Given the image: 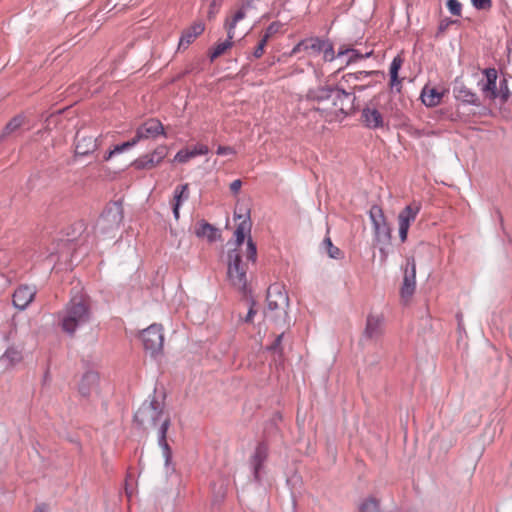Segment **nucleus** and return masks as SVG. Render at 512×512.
<instances>
[{"label": "nucleus", "instance_id": "nucleus-1", "mask_svg": "<svg viewBox=\"0 0 512 512\" xmlns=\"http://www.w3.org/2000/svg\"><path fill=\"white\" fill-rule=\"evenodd\" d=\"M307 99L317 102L314 109L331 122L340 114L347 115L352 110L355 97L341 87H319L309 90Z\"/></svg>", "mask_w": 512, "mask_h": 512}, {"label": "nucleus", "instance_id": "nucleus-2", "mask_svg": "<svg viewBox=\"0 0 512 512\" xmlns=\"http://www.w3.org/2000/svg\"><path fill=\"white\" fill-rule=\"evenodd\" d=\"M91 301L86 295H76L71 298L61 317V327L64 332L74 335L77 328L88 323L91 319Z\"/></svg>", "mask_w": 512, "mask_h": 512}, {"label": "nucleus", "instance_id": "nucleus-3", "mask_svg": "<svg viewBox=\"0 0 512 512\" xmlns=\"http://www.w3.org/2000/svg\"><path fill=\"white\" fill-rule=\"evenodd\" d=\"M267 310L265 316L276 324L287 323L289 297L286 291L279 284H272L267 289L266 295Z\"/></svg>", "mask_w": 512, "mask_h": 512}, {"label": "nucleus", "instance_id": "nucleus-4", "mask_svg": "<svg viewBox=\"0 0 512 512\" xmlns=\"http://www.w3.org/2000/svg\"><path fill=\"white\" fill-rule=\"evenodd\" d=\"M123 220L122 200L109 204L95 224L96 234L105 238H114Z\"/></svg>", "mask_w": 512, "mask_h": 512}, {"label": "nucleus", "instance_id": "nucleus-5", "mask_svg": "<svg viewBox=\"0 0 512 512\" xmlns=\"http://www.w3.org/2000/svg\"><path fill=\"white\" fill-rule=\"evenodd\" d=\"M157 390L149 401L143 402L134 415V421L142 428L155 427L164 415L165 393H161V399L156 396Z\"/></svg>", "mask_w": 512, "mask_h": 512}, {"label": "nucleus", "instance_id": "nucleus-6", "mask_svg": "<svg viewBox=\"0 0 512 512\" xmlns=\"http://www.w3.org/2000/svg\"><path fill=\"white\" fill-rule=\"evenodd\" d=\"M228 269L227 277L230 284L240 291L244 296H247L248 281H247V268L242 263V257L237 248L228 251Z\"/></svg>", "mask_w": 512, "mask_h": 512}, {"label": "nucleus", "instance_id": "nucleus-7", "mask_svg": "<svg viewBox=\"0 0 512 512\" xmlns=\"http://www.w3.org/2000/svg\"><path fill=\"white\" fill-rule=\"evenodd\" d=\"M246 17V11L241 8L234 13L231 19H227L225 22V28L227 30V39L223 42L217 43L209 52V59L213 62L218 57L225 54L234 44L235 28L239 21Z\"/></svg>", "mask_w": 512, "mask_h": 512}, {"label": "nucleus", "instance_id": "nucleus-8", "mask_svg": "<svg viewBox=\"0 0 512 512\" xmlns=\"http://www.w3.org/2000/svg\"><path fill=\"white\" fill-rule=\"evenodd\" d=\"M141 339L145 350L149 351L151 356L156 357L162 353L164 335L160 324H152L144 329L141 333Z\"/></svg>", "mask_w": 512, "mask_h": 512}, {"label": "nucleus", "instance_id": "nucleus-9", "mask_svg": "<svg viewBox=\"0 0 512 512\" xmlns=\"http://www.w3.org/2000/svg\"><path fill=\"white\" fill-rule=\"evenodd\" d=\"M160 135L166 137L164 126L158 119L150 118L137 127L135 136L127 143L133 147L142 140L155 139Z\"/></svg>", "mask_w": 512, "mask_h": 512}, {"label": "nucleus", "instance_id": "nucleus-10", "mask_svg": "<svg viewBox=\"0 0 512 512\" xmlns=\"http://www.w3.org/2000/svg\"><path fill=\"white\" fill-rule=\"evenodd\" d=\"M369 214L373 224L376 241L382 244L389 243L391 240V229L386 222L382 208L378 205H373Z\"/></svg>", "mask_w": 512, "mask_h": 512}, {"label": "nucleus", "instance_id": "nucleus-11", "mask_svg": "<svg viewBox=\"0 0 512 512\" xmlns=\"http://www.w3.org/2000/svg\"><path fill=\"white\" fill-rule=\"evenodd\" d=\"M234 216L237 219H241V222L237 225L234 232L235 244L240 247L246 238V235H250L252 223L250 220V209L245 204H236Z\"/></svg>", "mask_w": 512, "mask_h": 512}, {"label": "nucleus", "instance_id": "nucleus-12", "mask_svg": "<svg viewBox=\"0 0 512 512\" xmlns=\"http://www.w3.org/2000/svg\"><path fill=\"white\" fill-rule=\"evenodd\" d=\"M85 230L86 224L83 221H78L72 224L66 233L67 238L60 240L59 246H61V249L58 253L61 255L66 253L68 255L72 249V245H76L75 243L80 240Z\"/></svg>", "mask_w": 512, "mask_h": 512}, {"label": "nucleus", "instance_id": "nucleus-13", "mask_svg": "<svg viewBox=\"0 0 512 512\" xmlns=\"http://www.w3.org/2000/svg\"><path fill=\"white\" fill-rule=\"evenodd\" d=\"M416 287V263L414 257H407L406 268L404 271L403 284L401 287V296L403 298L411 297Z\"/></svg>", "mask_w": 512, "mask_h": 512}, {"label": "nucleus", "instance_id": "nucleus-14", "mask_svg": "<svg viewBox=\"0 0 512 512\" xmlns=\"http://www.w3.org/2000/svg\"><path fill=\"white\" fill-rule=\"evenodd\" d=\"M167 155V148L164 145L158 146L150 155H144L136 159L132 165L136 169H151L159 164Z\"/></svg>", "mask_w": 512, "mask_h": 512}, {"label": "nucleus", "instance_id": "nucleus-15", "mask_svg": "<svg viewBox=\"0 0 512 512\" xmlns=\"http://www.w3.org/2000/svg\"><path fill=\"white\" fill-rule=\"evenodd\" d=\"M268 457V446L265 442H260L256 446L253 455L250 458V466L255 481H260V471Z\"/></svg>", "mask_w": 512, "mask_h": 512}, {"label": "nucleus", "instance_id": "nucleus-16", "mask_svg": "<svg viewBox=\"0 0 512 512\" xmlns=\"http://www.w3.org/2000/svg\"><path fill=\"white\" fill-rule=\"evenodd\" d=\"M322 42L323 39L319 37H309L303 39L294 46L290 52V55H296L300 52H305L309 56H317L321 53Z\"/></svg>", "mask_w": 512, "mask_h": 512}, {"label": "nucleus", "instance_id": "nucleus-17", "mask_svg": "<svg viewBox=\"0 0 512 512\" xmlns=\"http://www.w3.org/2000/svg\"><path fill=\"white\" fill-rule=\"evenodd\" d=\"M36 289L29 285L19 286L13 294V304L16 308L24 310L33 301Z\"/></svg>", "mask_w": 512, "mask_h": 512}, {"label": "nucleus", "instance_id": "nucleus-18", "mask_svg": "<svg viewBox=\"0 0 512 512\" xmlns=\"http://www.w3.org/2000/svg\"><path fill=\"white\" fill-rule=\"evenodd\" d=\"M171 425L169 416H166L158 429V444L163 450L165 465L169 466L172 460V450L167 442V431Z\"/></svg>", "mask_w": 512, "mask_h": 512}, {"label": "nucleus", "instance_id": "nucleus-19", "mask_svg": "<svg viewBox=\"0 0 512 512\" xmlns=\"http://www.w3.org/2000/svg\"><path fill=\"white\" fill-rule=\"evenodd\" d=\"M363 124L369 129H378L384 126V119L380 111L375 107L367 106L361 113Z\"/></svg>", "mask_w": 512, "mask_h": 512}, {"label": "nucleus", "instance_id": "nucleus-20", "mask_svg": "<svg viewBox=\"0 0 512 512\" xmlns=\"http://www.w3.org/2000/svg\"><path fill=\"white\" fill-rule=\"evenodd\" d=\"M194 233L198 238L207 239L210 243L221 238L220 230L205 220H200L196 223Z\"/></svg>", "mask_w": 512, "mask_h": 512}, {"label": "nucleus", "instance_id": "nucleus-21", "mask_svg": "<svg viewBox=\"0 0 512 512\" xmlns=\"http://www.w3.org/2000/svg\"><path fill=\"white\" fill-rule=\"evenodd\" d=\"M383 317L369 314L366 320V327L363 337L369 340L378 339L383 333Z\"/></svg>", "mask_w": 512, "mask_h": 512}, {"label": "nucleus", "instance_id": "nucleus-22", "mask_svg": "<svg viewBox=\"0 0 512 512\" xmlns=\"http://www.w3.org/2000/svg\"><path fill=\"white\" fill-rule=\"evenodd\" d=\"M99 383V375L95 371H87L81 378L78 391L84 398L90 397L96 391Z\"/></svg>", "mask_w": 512, "mask_h": 512}, {"label": "nucleus", "instance_id": "nucleus-23", "mask_svg": "<svg viewBox=\"0 0 512 512\" xmlns=\"http://www.w3.org/2000/svg\"><path fill=\"white\" fill-rule=\"evenodd\" d=\"M75 141V151L77 155H88L89 153L95 151L98 147L97 138L85 135L82 132H78L76 134Z\"/></svg>", "mask_w": 512, "mask_h": 512}, {"label": "nucleus", "instance_id": "nucleus-24", "mask_svg": "<svg viewBox=\"0 0 512 512\" xmlns=\"http://www.w3.org/2000/svg\"><path fill=\"white\" fill-rule=\"evenodd\" d=\"M209 152V148L204 144H197L192 148H186L178 151L174 157V161L179 163H186L190 159L199 156L205 155Z\"/></svg>", "mask_w": 512, "mask_h": 512}, {"label": "nucleus", "instance_id": "nucleus-25", "mask_svg": "<svg viewBox=\"0 0 512 512\" xmlns=\"http://www.w3.org/2000/svg\"><path fill=\"white\" fill-rule=\"evenodd\" d=\"M205 26L198 22L186 29L179 40L178 48L186 49L199 35L203 33Z\"/></svg>", "mask_w": 512, "mask_h": 512}, {"label": "nucleus", "instance_id": "nucleus-26", "mask_svg": "<svg viewBox=\"0 0 512 512\" xmlns=\"http://www.w3.org/2000/svg\"><path fill=\"white\" fill-rule=\"evenodd\" d=\"M23 359L22 352L18 350L16 347H9L5 353L0 357V368L6 370L17 363L21 362Z\"/></svg>", "mask_w": 512, "mask_h": 512}, {"label": "nucleus", "instance_id": "nucleus-27", "mask_svg": "<svg viewBox=\"0 0 512 512\" xmlns=\"http://www.w3.org/2000/svg\"><path fill=\"white\" fill-rule=\"evenodd\" d=\"M444 93L438 91L436 88H429L425 86L421 92V100L427 107H435L440 104Z\"/></svg>", "mask_w": 512, "mask_h": 512}, {"label": "nucleus", "instance_id": "nucleus-28", "mask_svg": "<svg viewBox=\"0 0 512 512\" xmlns=\"http://www.w3.org/2000/svg\"><path fill=\"white\" fill-rule=\"evenodd\" d=\"M484 73L487 78V83L483 86L482 91L490 99H495L497 97V89H496L497 71L494 68H488V69H485Z\"/></svg>", "mask_w": 512, "mask_h": 512}, {"label": "nucleus", "instance_id": "nucleus-29", "mask_svg": "<svg viewBox=\"0 0 512 512\" xmlns=\"http://www.w3.org/2000/svg\"><path fill=\"white\" fill-rule=\"evenodd\" d=\"M455 98L465 104L479 105L477 95L464 85L456 86L454 88Z\"/></svg>", "mask_w": 512, "mask_h": 512}, {"label": "nucleus", "instance_id": "nucleus-30", "mask_svg": "<svg viewBox=\"0 0 512 512\" xmlns=\"http://www.w3.org/2000/svg\"><path fill=\"white\" fill-rule=\"evenodd\" d=\"M372 54H373V50L367 51L365 53H361L360 51H358L356 49L342 46L338 50L337 57L349 55V58L347 60V65H348V64L354 63L358 60L369 58L370 56H372Z\"/></svg>", "mask_w": 512, "mask_h": 512}, {"label": "nucleus", "instance_id": "nucleus-31", "mask_svg": "<svg viewBox=\"0 0 512 512\" xmlns=\"http://www.w3.org/2000/svg\"><path fill=\"white\" fill-rule=\"evenodd\" d=\"M403 62V58L400 55H397L393 58L390 65V86L392 88L396 87L397 91H400L401 87V80L398 77V72L401 69Z\"/></svg>", "mask_w": 512, "mask_h": 512}, {"label": "nucleus", "instance_id": "nucleus-32", "mask_svg": "<svg viewBox=\"0 0 512 512\" xmlns=\"http://www.w3.org/2000/svg\"><path fill=\"white\" fill-rule=\"evenodd\" d=\"M420 211V205L417 203H411L407 205L398 216V222L404 223L406 222L409 226L410 223L413 222Z\"/></svg>", "mask_w": 512, "mask_h": 512}, {"label": "nucleus", "instance_id": "nucleus-33", "mask_svg": "<svg viewBox=\"0 0 512 512\" xmlns=\"http://www.w3.org/2000/svg\"><path fill=\"white\" fill-rule=\"evenodd\" d=\"M375 71H358V72H355V73H347L345 75H343L342 77V80H341V83H346L348 84V86H352L354 89L357 88V85H356V82L359 81V80H362L372 74H374Z\"/></svg>", "mask_w": 512, "mask_h": 512}, {"label": "nucleus", "instance_id": "nucleus-34", "mask_svg": "<svg viewBox=\"0 0 512 512\" xmlns=\"http://www.w3.org/2000/svg\"><path fill=\"white\" fill-rule=\"evenodd\" d=\"M24 123V117L22 115H17L13 117L4 127L2 134L0 135L1 138H4L13 132H15L17 129H19Z\"/></svg>", "mask_w": 512, "mask_h": 512}, {"label": "nucleus", "instance_id": "nucleus-35", "mask_svg": "<svg viewBox=\"0 0 512 512\" xmlns=\"http://www.w3.org/2000/svg\"><path fill=\"white\" fill-rule=\"evenodd\" d=\"M358 512H380L379 501L375 497H368L359 505Z\"/></svg>", "mask_w": 512, "mask_h": 512}, {"label": "nucleus", "instance_id": "nucleus-36", "mask_svg": "<svg viewBox=\"0 0 512 512\" xmlns=\"http://www.w3.org/2000/svg\"><path fill=\"white\" fill-rule=\"evenodd\" d=\"M322 244L330 258H333V259L343 258V252L338 247H335L333 245L330 237H328V236L325 237Z\"/></svg>", "mask_w": 512, "mask_h": 512}, {"label": "nucleus", "instance_id": "nucleus-37", "mask_svg": "<svg viewBox=\"0 0 512 512\" xmlns=\"http://www.w3.org/2000/svg\"><path fill=\"white\" fill-rule=\"evenodd\" d=\"M321 53H323L324 61L331 62L335 59L333 44L329 40H324L321 45Z\"/></svg>", "mask_w": 512, "mask_h": 512}, {"label": "nucleus", "instance_id": "nucleus-38", "mask_svg": "<svg viewBox=\"0 0 512 512\" xmlns=\"http://www.w3.org/2000/svg\"><path fill=\"white\" fill-rule=\"evenodd\" d=\"M246 258L248 261H251L253 263H255L257 259L256 244L250 236L247 239Z\"/></svg>", "mask_w": 512, "mask_h": 512}, {"label": "nucleus", "instance_id": "nucleus-39", "mask_svg": "<svg viewBox=\"0 0 512 512\" xmlns=\"http://www.w3.org/2000/svg\"><path fill=\"white\" fill-rule=\"evenodd\" d=\"M189 194H175L173 198V215L176 220L179 219V208L183 201L188 199Z\"/></svg>", "mask_w": 512, "mask_h": 512}, {"label": "nucleus", "instance_id": "nucleus-40", "mask_svg": "<svg viewBox=\"0 0 512 512\" xmlns=\"http://www.w3.org/2000/svg\"><path fill=\"white\" fill-rule=\"evenodd\" d=\"M129 148H131V143H127V141L122 144L116 145L112 150L108 151L104 155V161L110 160L113 155L121 153Z\"/></svg>", "mask_w": 512, "mask_h": 512}, {"label": "nucleus", "instance_id": "nucleus-41", "mask_svg": "<svg viewBox=\"0 0 512 512\" xmlns=\"http://www.w3.org/2000/svg\"><path fill=\"white\" fill-rule=\"evenodd\" d=\"M207 1L209 2V9L207 12V16L209 19H212L218 13V11L222 5V0H207Z\"/></svg>", "mask_w": 512, "mask_h": 512}, {"label": "nucleus", "instance_id": "nucleus-42", "mask_svg": "<svg viewBox=\"0 0 512 512\" xmlns=\"http://www.w3.org/2000/svg\"><path fill=\"white\" fill-rule=\"evenodd\" d=\"M446 4L451 14L455 16H461L462 5L458 0H447Z\"/></svg>", "mask_w": 512, "mask_h": 512}, {"label": "nucleus", "instance_id": "nucleus-43", "mask_svg": "<svg viewBox=\"0 0 512 512\" xmlns=\"http://www.w3.org/2000/svg\"><path fill=\"white\" fill-rule=\"evenodd\" d=\"M284 337V332L280 333L274 340V342L267 348L270 351L278 353L279 357L282 356L281 342Z\"/></svg>", "mask_w": 512, "mask_h": 512}, {"label": "nucleus", "instance_id": "nucleus-44", "mask_svg": "<svg viewBox=\"0 0 512 512\" xmlns=\"http://www.w3.org/2000/svg\"><path fill=\"white\" fill-rule=\"evenodd\" d=\"M268 42V35H263L257 45V47L255 48L254 52H253V56L255 58H260L263 53H264V48L266 46Z\"/></svg>", "mask_w": 512, "mask_h": 512}, {"label": "nucleus", "instance_id": "nucleus-45", "mask_svg": "<svg viewBox=\"0 0 512 512\" xmlns=\"http://www.w3.org/2000/svg\"><path fill=\"white\" fill-rule=\"evenodd\" d=\"M476 9H488L492 6L491 0H471Z\"/></svg>", "mask_w": 512, "mask_h": 512}, {"label": "nucleus", "instance_id": "nucleus-46", "mask_svg": "<svg viewBox=\"0 0 512 512\" xmlns=\"http://www.w3.org/2000/svg\"><path fill=\"white\" fill-rule=\"evenodd\" d=\"M408 230H409V225L406 222L399 223V237L402 242L406 241Z\"/></svg>", "mask_w": 512, "mask_h": 512}, {"label": "nucleus", "instance_id": "nucleus-47", "mask_svg": "<svg viewBox=\"0 0 512 512\" xmlns=\"http://www.w3.org/2000/svg\"><path fill=\"white\" fill-rule=\"evenodd\" d=\"M254 306H255V301L253 299H250V307H249L248 313L245 317L246 323H251L253 321L254 315L257 313Z\"/></svg>", "mask_w": 512, "mask_h": 512}, {"label": "nucleus", "instance_id": "nucleus-48", "mask_svg": "<svg viewBox=\"0 0 512 512\" xmlns=\"http://www.w3.org/2000/svg\"><path fill=\"white\" fill-rule=\"evenodd\" d=\"M216 153L218 155H228V154H235V151L230 146H219Z\"/></svg>", "mask_w": 512, "mask_h": 512}, {"label": "nucleus", "instance_id": "nucleus-49", "mask_svg": "<svg viewBox=\"0 0 512 512\" xmlns=\"http://www.w3.org/2000/svg\"><path fill=\"white\" fill-rule=\"evenodd\" d=\"M242 184H243V182L240 179H236L233 182H231L230 186H229L231 192H238L241 189Z\"/></svg>", "mask_w": 512, "mask_h": 512}, {"label": "nucleus", "instance_id": "nucleus-50", "mask_svg": "<svg viewBox=\"0 0 512 512\" xmlns=\"http://www.w3.org/2000/svg\"><path fill=\"white\" fill-rule=\"evenodd\" d=\"M456 318H457V322H458V329L461 331V330H464V325H463V315L461 312L457 313L456 314Z\"/></svg>", "mask_w": 512, "mask_h": 512}, {"label": "nucleus", "instance_id": "nucleus-51", "mask_svg": "<svg viewBox=\"0 0 512 512\" xmlns=\"http://www.w3.org/2000/svg\"><path fill=\"white\" fill-rule=\"evenodd\" d=\"M275 32L274 24H271L265 33L263 35H268V39L271 37V35Z\"/></svg>", "mask_w": 512, "mask_h": 512}, {"label": "nucleus", "instance_id": "nucleus-52", "mask_svg": "<svg viewBox=\"0 0 512 512\" xmlns=\"http://www.w3.org/2000/svg\"><path fill=\"white\" fill-rule=\"evenodd\" d=\"M34 512H47V506L45 504L38 505Z\"/></svg>", "mask_w": 512, "mask_h": 512}, {"label": "nucleus", "instance_id": "nucleus-53", "mask_svg": "<svg viewBox=\"0 0 512 512\" xmlns=\"http://www.w3.org/2000/svg\"><path fill=\"white\" fill-rule=\"evenodd\" d=\"M141 0H127L123 3L124 6H134V5H137L138 3H140Z\"/></svg>", "mask_w": 512, "mask_h": 512}, {"label": "nucleus", "instance_id": "nucleus-54", "mask_svg": "<svg viewBox=\"0 0 512 512\" xmlns=\"http://www.w3.org/2000/svg\"><path fill=\"white\" fill-rule=\"evenodd\" d=\"M449 23H450V22H444V21H442V22L440 23V25H439V30H440V31H444V30L447 28V26L449 25Z\"/></svg>", "mask_w": 512, "mask_h": 512}, {"label": "nucleus", "instance_id": "nucleus-55", "mask_svg": "<svg viewBox=\"0 0 512 512\" xmlns=\"http://www.w3.org/2000/svg\"><path fill=\"white\" fill-rule=\"evenodd\" d=\"M187 185H182V186H179L176 188L175 192H181V193H184L185 190L187 189Z\"/></svg>", "mask_w": 512, "mask_h": 512}, {"label": "nucleus", "instance_id": "nucleus-56", "mask_svg": "<svg viewBox=\"0 0 512 512\" xmlns=\"http://www.w3.org/2000/svg\"><path fill=\"white\" fill-rule=\"evenodd\" d=\"M380 252L383 255V257L386 258L387 254L385 253L383 248H380Z\"/></svg>", "mask_w": 512, "mask_h": 512}, {"label": "nucleus", "instance_id": "nucleus-57", "mask_svg": "<svg viewBox=\"0 0 512 512\" xmlns=\"http://www.w3.org/2000/svg\"><path fill=\"white\" fill-rule=\"evenodd\" d=\"M509 337H510V338H511V340H512V328H510V330H509Z\"/></svg>", "mask_w": 512, "mask_h": 512}, {"label": "nucleus", "instance_id": "nucleus-58", "mask_svg": "<svg viewBox=\"0 0 512 512\" xmlns=\"http://www.w3.org/2000/svg\"><path fill=\"white\" fill-rule=\"evenodd\" d=\"M75 248H73V252L71 253V258L74 257Z\"/></svg>", "mask_w": 512, "mask_h": 512}]
</instances>
